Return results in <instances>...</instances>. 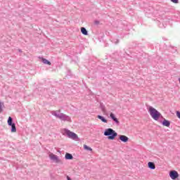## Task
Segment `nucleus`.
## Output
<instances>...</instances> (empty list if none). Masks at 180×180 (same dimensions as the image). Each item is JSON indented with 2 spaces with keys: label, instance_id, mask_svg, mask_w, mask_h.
<instances>
[{
  "label": "nucleus",
  "instance_id": "obj_12",
  "mask_svg": "<svg viewBox=\"0 0 180 180\" xmlns=\"http://www.w3.org/2000/svg\"><path fill=\"white\" fill-rule=\"evenodd\" d=\"M97 117H98V119L101 120V122H103V123H108V120H105V117H103L102 115H98Z\"/></svg>",
  "mask_w": 180,
  "mask_h": 180
},
{
  "label": "nucleus",
  "instance_id": "obj_21",
  "mask_svg": "<svg viewBox=\"0 0 180 180\" xmlns=\"http://www.w3.org/2000/svg\"><path fill=\"white\" fill-rule=\"evenodd\" d=\"M114 43L115 44H117V43H119V39H115V41H114Z\"/></svg>",
  "mask_w": 180,
  "mask_h": 180
},
{
  "label": "nucleus",
  "instance_id": "obj_11",
  "mask_svg": "<svg viewBox=\"0 0 180 180\" xmlns=\"http://www.w3.org/2000/svg\"><path fill=\"white\" fill-rule=\"evenodd\" d=\"M148 167L150 169H155V164L153 162H149L148 163Z\"/></svg>",
  "mask_w": 180,
  "mask_h": 180
},
{
  "label": "nucleus",
  "instance_id": "obj_17",
  "mask_svg": "<svg viewBox=\"0 0 180 180\" xmlns=\"http://www.w3.org/2000/svg\"><path fill=\"white\" fill-rule=\"evenodd\" d=\"M100 108H101L103 113H106V107H105V105L101 104Z\"/></svg>",
  "mask_w": 180,
  "mask_h": 180
},
{
  "label": "nucleus",
  "instance_id": "obj_10",
  "mask_svg": "<svg viewBox=\"0 0 180 180\" xmlns=\"http://www.w3.org/2000/svg\"><path fill=\"white\" fill-rule=\"evenodd\" d=\"M81 30V33H82V34H84V36H88V30H86V27H82L80 28Z\"/></svg>",
  "mask_w": 180,
  "mask_h": 180
},
{
  "label": "nucleus",
  "instance_id": "obj_18",
  "mask_svg": "<svg viewBox=\"0 0 180 180\" xmlns=\"http://www.w3.org/2000/svg\"><path fill=\"white\" fill-rule=\"evenodd\" d=\"M84 150H87V151H92V148H91L86 145H84Z\"/></svg>",
  "mask_w": 180,
  "mask_h": 180
},
{
  "label": "nucleus",
  "instance_id": "obj_14",
  "mask_svg": "<svg viewBox=\"0 0 180 180\" xmlns=\"http://www.w3.org/2000/svg\"><path fill=\"white\" fill-rule=\"evenodd\" d=\"M7 123L8 124V126H11L12 124H15V123H13V118H12V117H9L7 121Z\"/></svg>",
  "mask_w": 180,
  "mask_h": 180
},
{
  "label": "nucleus",
  "instance_id": "obj_5",
  "mask_svg": "<svg viewBox=\"0 0 180 180\" xmlns=\"http://www.w3.org/2000/svg\"><path fill=\"white\" fill-rule=\"evenodd\" d=\"M169 176L172 179L175 180L179 177V174L176 170H171L169 172Z\"/></svg>",
  "mask_w": 180,
  "mask_h": 180
},
{
  "label": "nucleus",
  "instance_id": "obj_8",
  "mask_svg": "<svg viewBox=\"0 0 180 180\" xmlns=\"http://www.w3.org/2000/svg\"><path fill=\"white\" fill-rule=\"evenodd\" d=\"M119 140H121L123 143H127L129 141V137L124 135H120Z\"/></svg>",
  "mask_w": 180,
  "mask_h": 180
},
{
  "label": "nucleus",
  "instance_id": "obj_16",
  "mask_svg": "<svg viewBox=\"0 0 180 180\" xmlns=\"http://www.w3.org/2000/svg\"><path fill=\"white\" fill-rule=\"evenodd\" d=\"M11 127V133H16V124H13L12 125H10Z\"/></svg>",
  "mask_w": 180,
  "mask_h": 180
},
{
  "label": "nucleus",
  "instance_id": "obj_7",
  "mask_svg": "<svg viewBox=\"0 0 180 180\" xmlns=\"http://www.w3.org/2000/svg\"><path fill=\"white\" fill-rule=\"evenodd\" d=\"M49 158H51V160H53V161H56V162H61V160L60 159H58V156L51 153L49 155Z\"/></svg>",
  "mask_w": 180,
  "mask_h": 180
},
{
  "label": "nucleus",
  "instance_id": "obj_20",
  "mask_svg": "<svg viewBox=\"0 0 180 180\" xmlns=\"http://www.w3.org/2000/svg\"><path fill=\"white\" fill-rule=\"evenodd\" d=\"M171 2H173V4H178L179 2V0H171Z\"/></svg>",
  "mask_w": 180,
  "mask_h": 180
},
{
  "label": "nucleus",
  "instance_id": "obj_4",
  "mask_svg": "<svg viewBox=\"0 0 180 180\" xmlns=\"http://www.w3.org/2000/svg\"><path fill=\"white\" fill-rule=\"evenodd\" d=\"M65 134H66V136H68L69 139H72V140H75L76 141H78V140H79V138H78V135L70 131L69 129H65Z\"/></svg>",
  "mask_w": 180,
  "mask_h": 180
},
{
  "label": "nucleus",
  "instance_id": "obj_6",
  "mask_svg": "<svg viewBox=\"0 0 180 180\" xmlns=\"http://www.w3.org/2000/svg\"><path fill=\"white\" fill-rule=\"evenodd\" d=\"M110 119H112V120L113 122H115V123L117 124V126H120V122L119 121V120L116 117V116L115 115V114H113V112H111L110 114Z\"/></svg>",
  "mask_w": 180,
  "mask_h": 180
},
{
  "label": "nucleus",
  "instance_id": "obj_9",
  "mask_svg": "<svg viewBox=\"0 0 180 180\" xmlns=\"http://www.w3.org/2000/svg\"><path fill=\"white\" fill-rule=\"evenodd\" d=\"M162 126H165L166 127H169V126H171V122L164 119L163 121L162 122Z\"/></svg>",
  "mask_w": 180,
  "mask_h": 180
},
{
  "label": "nucleus",
  "instance_id": "obj_22",
  "mask_svg": "<svg viewBox=\"0 0 180 180\" xmlns=\"http://www.w3.org/2000/svg\"><path fill=\"white\" fill-rule=\"evenodd\" d=\"M2 106H5V105H4V103L0 102V108H2Z\"/></svg>",
  "mask_w": 180,
  "mask_h": 180
},
{
  "label": "nucleus",
  "instance_id": "obj_24",
  "mask_svg": "<svg viewBox=\"0 0 180 180\" xmlns=\"http://www.w3.org/2000/svg\"><path fill=\"white\" fill-rule=\"evenodd\" d=\"M67 179L68 180H72L71 178H70V176H67Z\"/></svg>",
  "mask_w": 180,
  "mask_h": 180
},
{
  "label": "nucleus",
  "instance_id": "obj_1",
  "mask_svg": "<svg viewBox=\"0 0 180 180\" xmlns=\"http://www.w3.org/2000/svg\"><path fill=\"white\" fill-rule=\"evenodd\" d=\"M51 114L53 116H55V117L60 119V120H62V122H69V123H71V122H72V120H71V117L61 112V110H52L51 111Z\"/></svg>",
  "mask_w": 180,
  "mask_h": 180
},
{
  "label": "nucleus",
  "instance_id": "obj_25",
  "mask_svg": "<svg viewBox=\"0 0 180 180\" xmlns=\"http://www.w3.org/2000/svg\"><path fill=\"white\" fill-rule=\"evenodd\" d=\"M19 53H22V49H18Z\"/></svg>",
  "mask_w": 180,
  "mask_h": 180
},
{
  "label": "nucleus",
  "instance_id": "obj_19",
  "mask_svg": "<svg viewBox=\"0 0 180 180\" xmlns=\"http://www.w3.org/2000/svg\"><path fill=\"white\" fill-rule=\"evenodd\" d=\"M101 23V22H99V20H94V25H96V26H98V25H99Z\"/></svg>",
  "mask_w": 180,
  "mask_h": 180
},
{
  "label": "nucleus",
  "instance_id": "obj_15",
  "mask_svg": "<svg viewBox=\"0 0 180 180\" xmlns=\"http://www.w3.org/2000/svg\"><path fill=\"white\" fill-rule=\"evenodd\" d=\"M41 60H42V63H44V64H47V65H51V62H50L49 60L44 58H42Z\"/></svg>",
  "mask_w": 180,
  "mask_h": 180
},
{
  "label": "nucleus",
  "instance_id": "obj_13",
  "mask_svg": "<svg viewBox=\"0 0 180 180\" xmlns=\"http://www.w3.org/2000/svg\"><path fill=\"white\" fill-rule=\"evenodd\" d=\"M65 160H73L74 157L72 154L67 153L65 155Z\"/></svg>",
  "mask_w": 180,
  "mask_h": 180
},
{
  "label": "nucleus",
  "instance_id": "obj_23",
  "mask_svg": "<svg viewBox=\"0 0 180 180\" xmlns=\"http://www.w3.org/2000/svg\"><path fill=\"white\" fill-rule=\"evenodd\" d=\"M4 112V109H2V107L0 108V113H2Z\"/></svg>",
  "mask_w": 180,
  "mask_h": 180
},
{
  "label": "nucleus",
  "instance_id": "obj_2",
  "mask_svg": "<svg viewBox=\"0 0 180 180\" xmlns=\"http://www.w3.org/2000/svg\"><path fill=\"white\" fill-rule=\"evenodd\" d=\"M148 112L150 113L151 117L154 120H158L160 117H162V115L160 114L157 109L153 108L152 106H149L148 108Z\"/></svg>",
  "mask_w": 180,
  "mask_h": 180
},
{
  "label": "nucleus",
  "instance_id": "obj_3",
  "mask_svg": "<svg viewBox=\"0 0 180 180\" xmlns=\"http://www.w3.org/2000/svg\"><path fill=\"white\" fill-rule=\"evenodd\" d=\"M104 136H107L108 140H115L117 137V133L112 128L105 129Z\"/></svg>",
  "mask_w": 180,
  "mask_h": 180
}]
</instances>
